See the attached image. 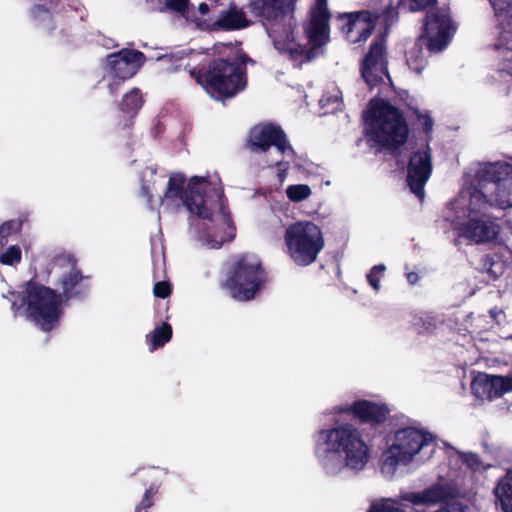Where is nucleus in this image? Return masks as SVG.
<instances>
[{
	"instance_id": "30",
	"label": "nucleus",
	"mask_w": 512,
	"mask_h": 512,
	"mask_svg": "<svg viewBox=\"0 0 512 512\" xmlns=\"http://www.w3.org/2000/svg\"><path fill=\"white\" fill-rule=\"evenodd\" d=\"M172 338V326L164 322L161 326L156 327L149 335L146 336L150 350L154 351L163 347Z\"/></svg>"
},
{
	"instance_id": "38",
	"label": "nucleus",
	"mask_w": 512,
	"mask_h": 512,
	"mask_svg": "<svg viewBox=\"0 0 512 512\" xmlns=\"http://www.w3.org/2000/svg\"><path fill=\"white\" fill-rule=\"evenodd\" d=\"M22 227V222L19 220H9L2 223L0 226V242L2 239H7L12 233L19 232Z\"/></svg>"
},
{
	"instance_id": "43",
	"label": "nucleus",
	"mask_w": 512,
	"mask_h": 512,
	"mask_svg": "<svg viewBox=\"0 0 512 512\" xmlns=\"http://www.w3.org/2000/svg\"><path fill=\"white\" fill-rule=\"evenodd\" d=\"M189 0H165L166 7L174 12L185 13L187 11Z\"/></svg>"
},
{
	"instance_id": "22",
	"label": "nucleus",
	"mask_w": 512,
	"mask_h": 512,
	"mask_svg": "<svg viewBox=\"0 0 512 512\" xmlns=\"http://www.w3.org/2000/svg\"><path fill=\"white\" fill-rule=\"evenodd\" d=\"M473 393L479 398L489 400L500 398L512 392V375H490L479 373L471 382Z\"/></svg>"
},
{
	"instance_id": "42",
	"label": "nucleus",
	"mask_w": 512,
	"mask_h": 512,
	"mask_svg": "<svg viewBox=\"0 0 512 512\" xmlns=\"http://www.w3.org/2000/svg\"><path fill=\"white\" fill-rule=\"evenodd\" d=\"M309 15L331 18V13L327 7V0H316L315 6L309 11Z\"/></svg>"
},
{
	"instance_id": "26",
	"label": "nucleus",
	"mask_w": 512,
	"mask_h": 512,
	"mask_svg": "<svg viewBox=\"0 0 512 512\" xmlns=\"http://www.w3.org/2000/svg\"><path fill=\"white\" fill-rule=\"evenodd\" d=\"M143 104L144 100L139 88H133L124 94L119 103V111L125 118L123 123L124 128H129L133 125V119L137 116Z\"/></svg>"
},
{
	"instance_id": "8",
	"label": "nucleus",
	"mask_w": 512,
	"mask_h": 512,
	"mask_svg": "<svg viewBox=\"0 0 512 512\" xmlns=\"http://www.w3.org/2000/svg\"><path fill=\"white\" fill-rule=\"evenodd\" d=\"M52 264L62 271L55 282L60 300L66 305L71 300H84L90 290V276L84 275L78 266V260L73 254L56 255Z\"/></svg>"
},
{
	"instance_id": "40",
	"label": "nucleus",
	"mask_w": 512,
	"mask_h": 512,
	"mask_svg": "<svg viewBox=\"0 0 512 512\" xmlns=\"http://www.w3.org/2000/svg\"><path fill=\"white\" fill-rule=\"evenodd\" d=\"M153 293L155 297L165 299L172 293V286L169 281L156 282L153 287Z\"/></svg>"
},
{
	"instance_id": "31",
	"label": "nucleus",
	"mask_w": 512,
	"mask_h": 512,
	"mask_svg": "<svg viewBox=\"0 0 512 512\" xmlns=\"http://www.w3.org/2000/svg\"><path fill=\"white\" fill-rule=\"evenodd\" d=\"M437 0H399V8L406 12L425 11L435 8Z\"/></svg>"
},
{
	"instance_id": "23",
	"label": "nucleus",
	"mask_w": 512,
	"mask_h": 512,
	"mask_svg": "<svg viewBox=\"0 0 512 512\" xmlns=\"http://www.w3.org/2000/svg\"><path fill=\"white\" fill-rule=\"evenodd\" d=\"M135 475L139 483L145 487V492L140 503L135 507V512H147L154 505V496L158 494L161 486L158 470L155 467L142 468Z\"/></svg>"
},
{
	"instance_id": "45",
	"label": "nucleus",
	"mask_w": 512,
	"mask_h": 512,
	"mask_svg": "<svg viewBox=\"0 0 512 512\" xmlns=\"http://www.w3.org/2000/svg\"><path fill=\"white\" fill-rule=\"evenodd\" d=\"M275 166L279 168L278 177H279L280 181L282 182L287 175L288 162L279 160L275 163Z\"/></svg>"
},
{
	"instance_id": "21",
	"label": "nucleus",
	"mask_w": 512,
	"mask_h": 512,
	"mask_svg": "<svg viewBox=\"0 0 512 512\" xmlns=\"http://www.w3.org/2000/svg\"><path fill=\"white\" fill-rule=\"evenodd\" d=\"M431 173L432 159L430 148L427 145V150L412 153L407 166V185L411 192L419 198L424 197V187Z\"/></svg>"
},
{
	"instance_id": "25",
	"label": "nucleus",
	"mask_w": 512,
	"mask_h": 512,
	"mask_svg": "<svg viewBox=\"0 0 512 512\" xmlns=\"http://www.w3.org/2000/svg\"><path fill=\"white\" fill-rule=\"evenodd\" d=\"M252 22L245 12L231 4L227 10L220 12L219 17L210 27L211 31H236L249 27Z\"/></svg>"
},
{
	"instance_id": "15",
	"label": "nucleus",
	"mask_w": 512,
	"mask_h": 512,
	"mask_svg": "<svg viewBox=\"0 0 512 512\" xmlns=\"http://www.w3.org/2000/svg\"><path fill=\"white\" fill-rule=\"evenodd\" d=\"M478 203L484 206L488 204L487 195L481 190H474L470 198L469 219L460 225L459 235L480 244L495 240L500 228L486 214L482 213L479 217L474 215L476 213L474 205Z\"/></svg>"
},
{
	"instance_id": "37",
	"label": "nucleus",
	"mask_w": 512,
	"mask_h": 512,
	"mask_svg": "<svg viewBox=\"0 0 512 512\" xmlns=\"http://www.w3.org/2000/svg\"><path fill=\"white\" fill-rule=\"evenodd\" d=\"M385 270L386 266L384 264H377L373 266L366 275L368 283L375 291H379L380 289V280Z\"/></svg>"
},
{
	"instance_id": "41",
	"label": "nucleus",
	"mask_w": 512,
	"mask_h": 512,
	"mask_svg": "<svg viewBox=\"0 0 512 512\" xmlns=\"http://www.w3.org/2000/svg\"><path fill=\"white\" fill-rule=\"evenodd\" d=\"M293 42H294V34H293L292 30L287 33L286 38L284 40H279V39L273 40L274 47L278 51L285 52V53H288L289 50L293 47Z\"/></svg>"
},
{
	"instance_id": "2",
	"label": "nucleus",
	"mask_w": 512,
	"mask_h": 512,
	"mask_svg": "<svg viewBox=\"0 0 512 512\" xmlns=\"http://www.w3.org/2000/svg\"><path fill=\"white\" fill-rule=\"evenodd\" d=\"M364 120L366 136L384 149L397 150L408 139L409 128L403 112L384 99L370 100Z\"/></svg>"
},
{
	"instance_id": "47",
	"label": "nucleus",
	"mask_w": 512,
	"mask_h": 512,
	"mask_svg": "<svg viewBox=\"0 0 512 512\" xmlns=\"http://www.w3.org/2000/svg\"><path fill=\"white\" fill-rule=\"evenodd\" d=\"M406 278L409 284L415 285L419 281V275L416 272H409L406 274Z\"/></svg>"
},
{
	"instance_id": "29",
	"label": "nucleus",
	"mask_w": 512,
	"mask_h": 512,
	"mask_svg": "<svg viewBox=\"0 0 512 512\" xmlns=\"http://www.w3.org/2000/svg\"><path fill=\"white\" fill-rule=\"evenodd\" d=\"M423 46L426 47V41L418 37L414 45L405 54L407 65L418 74H420L428 64L427 57L423 53Z\"/></svg>"
},
{
	"instance_id": "24",
	"label": "nucleus",
	"mask_w": 512,
	"mask_h": 512,
	"mask_svg": "<svg viewBox=\"0 0 512 512\" xmlns=\"http://www.w3.org/2000/svg\"><path fill=\"white\" fill-rule=\"evenodd\" d=\"M330 19L309 15L308 20L303 23L304 35L315 50L324 47L330 41Z\"/></svg>"
},
{
	"instance_id": "16",
	"label": "nucleus",
	"mask_w": 512,
	"mask_h": 512,
	"mask_svg": "<svg viewBox=\"0 0 512 512\" xmlns=\"http://www.w3.org/2000/svg\"><path fill=\"white\" fill-rule=\"evenodd\" d=\"M360 72L370 89L381 84L384 76L390 79L384 35H377L372 40L367 53L360 62Z\"/></svg>"
},
{
	"instance_id": "17",
	"label": "nucleus",
	"mask_w": 512,
	"mask_h": 512,
	"mask_svg": "<svg viewBox=\"0 0 512 512\" xmlns=\"http://www.w3.org/2000/svg\"><path fill=\"white\" fill-rule=\"evenodd\" d=\"M336 413L352 416L360 425L377 427L387 421L390 409L385 403L360 399L352 404L337 407Z\"/></svg>"
},
{
	"instance_id": "34",
	"label": "nucleus",
	"mask_w": 512,
	"mask_h": 512,
	"mask_svg": "<svg viewBox=\"0 0 512 512\" xmlns=\"http://www.w3.org/2000/svg\"><path fill=\"white\" fill-rule=\"evenodd\" d=\"M22 260V251L18 245L9 246L0 254V263L7 266H16Z\"/></svg>"
},
{
	"instance_id": "5",
	"label": "nucleus",
	"mask_w": 512,
	"mask_h": 512,
	"mask_svg": "<svg viewBox=\"0 0 512 512\" xmlns=\"http://www.w3.org/2000/svg\"><path fill=\"white\" fill-rule=\"evenodd\" d=\"M267 282L268 274L261 260L249 254H242L228 267L222 287L233 299L248 302L257 296Z\"/></svg>"
},
{
	"instance_id": "50",
	"label": "nucleus",
	"mask_w": 512,
	"mask_h": 512,
	"mask_svg": "<svg viewBox=\"0 0 512 512\" xmlns=\"http://www.w3.org/2000/svg\"><path fill=\"white\" fill-rule=\"evenodd\" d=\"M426 322L428 324L427 326H425L426 331H430L435 328V324L433 323V321L431 319H428Z\"/></svg>"
},
{
	"instance_id": "1",
	"label": "nucleus",
	"mask_w": 512,
	"mask_h": 512,
	"mask_svg": "<svg viewBox=\"0 0 512 512\" xmlns=\"http://www.w3.org/2000/svg\"><path fill=\"white\" fill-rule=\"evenodd\" d=\"M215 58L201 68L190 71L191 76L212 98L225 100L235 97L247 86L244 58Z\"/></svg>"
},
{
	"instance_id": "14",
	"label": "nucleus",
	"mask_w": 512,
	"mask_h": 512,
	"mask_svg": "<svg viewBox=\"0 0 512 512\" xmlns=\"http://www.w3.org/2000/svg\"><path fill=\"white\" fill-rule=\"evenodd\" d=\"M30 17L36 28L41 29L55 44H66L72 37V10L51 12L44 5H34Z\"/></svg>"
},
{
	"instance_id": "3",
	"label": "nucleus",
	"mask_w": 512,
	"mask_h": 512,
	"mask_svg": "<svg viewBox=\"0 0 512 512\" xmlns=\"http://www.w3.org/2000/svg\"><path fill=\"white\" fill-rule=\"evenodd\" d=\"M325 446V458L334 454L342 458L343 466L361 471L370 459V447L360 430L350 423H342L329 429H322L317 434L316 454Z\"/></svg>"
},
{
	"instance_id": "12",
	"label": "nucleus",
	"mask_w": 512,
	"mask_h": 512,
	"mask_svg": "<svg viewBox=\"0 0 512 512\" xmlns=\"http://www.w3.org/2000/svg\"><path fill=\"white\" fill-rule=\"evenodd\" d=\"M457 497L456 488L446 483H434L417 492H405L399 495V499H383L380 502L393 501L404 512H426L424 507H431Z\"/></svg>"
},
{
	"instance_id": "51",
	"label": "nucleus",
	"mask_w": 512,
	"mask_h": 512,
	"mask_svg": "<svg viewBox=\"0 0 512 512\" xmlns=\"http://www.w3.org/2000/svg\"><path fill=\"white\" fill-rule=\"evenodd\" d=\"M224 240H221L220 242H217L216 245H212V247L214 248H220L221 245L223 244Z\"/></svg>"
},
{
	"instance_id": "48",
	"label": "nucleus",
	"mask_w": 512,
	"mask_h": 512,
	"mask_svg": "<svg viewBox=\"0 0 512 512\" xmlns=\"http://www.w3.org/2000/svg\"><path fill=\"white\" fill-rule=\"evenodd\" d=\"M198 11H199V13H200V14H202V15H206V14H208V13H209L210 8H209V6H208V4H207V3L202 2V3H200V4H199V6H198Z\"/></svg>"
},
{
	"instance_id": "9",
	"label": "nucleus",
	"mask_w": 512,
	"mask_h": 512,
	"mask_svg": "<svg viewBox=\"0 0 512 512\" xmlns=\"http://www.w3.org/2000/svg\"><path fill=\"white\" fill-rule=\"evenodd\" d=\"M479 189L488 203L500 208L512 207V165L507 162L487 163L478 171Z\"/></svg>"
},
{
	"instance_id": "6",
	"label": "nucleus",
	"mask_w": 512,
	"mask_h": 512,
	"mask_svg": "<svg viewBox=\"0 0 512 512\" xmlns=\"http://www.w3.org/2000/svg\"><path fill=\"white\" fill-rule=\"evenodd\" d=\"M287 254L301 267L311 265L323 250L325 240L320 227L312 221H297L284 234Z\"/></svg>"
},
{
	"instance_id": "49",
	"label": "nucleus",
	"mask_w": 512,
	"mask_h": 512,
	"mask_svg": "<svg viewBox=\"0 0 512 512\" xmlns=\"http://www.w3.org/2000/svg\"><path fill=\"white\" fill-rule=\"evenodd\" d=\"M432 126H433L432 119L430 117H426L425 122H424L425 132H427V133L430 132L432 130Z\"/></svg>"
},
{
	"instance_id": "11",
	"label": "nucleus",
	"mask_w": 512,
	"mask_h": 512,
	"mask_svg": "<svg viewBox=\"0 0 512 512\" xmlns=\"http://www.w3.org/2000/svg\"><path fill=\"white\" fill-rule=\"evenodd\" d=\"M454 30L450 8L435 7L426 12L419 38L426 41V49L430 53H438L447 47Z\"/></svg>"
},
{
	"instance_id": "10",
	"label": "nucleus",
	"mask_w": 512,
	"mask_h": 512,
	"mask_svg": "<svg viewBox=\"0 0 512 512\" xmlns=\"http://www.w3.org/2000/svg\"><path fill=\"white\" fill-rule=\"evenodd\" d=\"M432 442V435L420 429L405 427L397 430L394 441L386 452L383 467L394 470L400 464H409L423 447L431 445Z\"/></svg>"
},
{
	"instance_id": "18",
	"label": "nucleus",
	"mask_w": 512,
	"mask_h": 512,
	"mask_svg": "<svg viewBox=\"0 0 512 512\" xmlns=\"http://www.w3.org/2000/svg\"><path fill=\"white\" fill-rule=\"evenodd\" d=\"M337 21L345 39L352 44L365 42L376 26V19L368 10L340 13Z\"/></svg>"
},
{
	"instance_id": "27",
	"label": "nucleus",
	"mask_w": 512,
	"mask_h": 512,
	"mask_svg": "<svg viewBox=\"0 0 512 512\" xmlns=\"http://www.w3.org/2000/svg\"><path fill=\"white\" fill-rule=\"evenodd\" d=\"M493 10L497 17L505 16L509 18L507 28L499 34L494 46L496 49L505 48L512 51V1L504 0L493 3Z\"/></svg>"
},
{
	"instance_id": "46",
	"label": "nucleus",
	"mask_w": 512,
	"mask_h": 512,
	"mask_svg": "<svg viewBox=\"0 0 512 512\" xmlns=\"http://www.w3.org/2000/svg\"><path fill=\"white\" fill-rule=\"evenodd\" d=\"M124 81H122L121 79H116V78H113V81H111L109 84H108V89H109V92L114 95L117 93L119 87L121 86V84L123 83Z\"/></svg>"
},
{
	"instance_id": "19",
	"label": "nucleus",
	"mask_w": 512,
	"mask_h": 512,
	"mask_svg": "<svg viewBox=\"0 0 512 512\" xmlns=\"http://www.w3.org/2000/svg\"><path fill=\"white\" fill-rule=\"evenodd\" d=\"M146 61L143 52L135 49L123 48L106 57L108 73L116 79L126 81L139 71Z\"/></svg>"
},
{
	"instance_id": "44",
	"label": "nucleus",
	"mask_w": 512,
	"mask_h": 512,
	"mask_svg": "<svg viewBox=\"0 0 512 512\" xmlns=\"http://www.w3.org/2000/svg\"><path fill=\"white\" fill-rule=\"evenodd\" d=\"M400 13H407V12L399 8V1L397 2V5L395 7L389 6L384 11L386 20H391L393 18H397Z\"/></svg>"
},
{
	"instance_id": "28",
	"label": "nucleus",
	"mask_w": 512,
	"mask_h": 512,
	"mask_svg": "<svg viewBox=\"0 0 512 512\" xmlns=\"http://www.w3.org/2000/svg\"><path fill=\"white\" fill-rule=\"evenodd\" d=\"M496 503L503 512H512V470H508L494 487Z\"/></svg>"
},
{
	"instance_id": "13",
	"label": "nucleus",
	"mask_w": 512,
	"mask_h": 512,
	"mask_svg": "<svg viewBox=\"0 0 512 512\" xmlns=\"http://www.w3.org/2000/svg\"><path fill=\"white\" fill-rule=\"evenodd\" d=\"M272 146L281 154L295 155V150L281 126L272 122H262L250 128L244 142L246 150L260 154L266 153Z\"/></svg>"
},
{
	"instance_id": "32",
	"label": "nucleus",
	"mask_w": 512,
	"mask_h": 512,
	"mask_svg": "<svg viewBox=\"0 0 512 512\" xmlns=\"http://www.w3.org/2000/svg\"><path fill=\"white\" fill-rule=\"evenodd\" d=\"M460 459L463 465L468 469L477 472L480 470H488L491 465H484L482 459L477 453L463 452L460 454Z\"/></svg>"
},
{
	"instance_id": "4",
	"label": "nucleus",
	"mask_w": 512,
	"mask_h": 512,
	"mask_svg": "<svg viewBox=\"0 0 512 512\" xmlns=\"http://www.w3.org/2000/svg\"><path fill=\"white\" fill-rule=\"evenodd\" d=\"M20 297L27 317L42 331L50 332L59 325L64 304L55 289L31 279L24 283Z\"/></svg>"
},
{
	"instance_id": "20",
	"label": "nucleus",
	"mask_w": 512,
	"mask_h": 512,
	"mask_svg": "<svg viewBox=\"0 0 512 512\" xmlns=\"http://www.w3.org/2000/svg\"><path fill=\"white\" fill-rule=\"evenodd\" d=\"M298 0H249L247 9L263 24L273 25L292 15Z\"/></svg>"
},
{
	"instance_id": "35",
	"label": "nucleus",
	"mask_w": 512,
	"mask_h": 512,
	"mask_svg": "<svg viewBox=\"0 0 512 512\" xmlns=\"http://www.w3.org/2000/svg\"><path fill=\"white\" fill-rule=\"evenodd\" d=\"M287 197L293 202H301L311 195V189L305 184L290 185L286 189Z\"/></svg>"
},
{
	"instance_id": "33",
	"label": "nucleus",
	"mask_w": 512,
	"mask_h": 512,
	"mask_svg": "<svg viewBox=\"0 0 512 512\" xmlns=\"http://www.w3.org/2000/svg\"><path fill=\"white\" fill-rule=\"evenodd\" d=\"M289 58L294 62H309L316 57V50L309 45V48L292 47L288 52Z\"/></svg>"
},
{
	"instance_id": "36",
	"label": "nucleus",
	"mask_w": 512,
	"mask_h": 512,
	"mask_svg": "<svg viewBox=\"0 0 512 512\" xmlns=\"http://www.w3.org/2000/svg\"><path fill=\"white\" fill-rule=\"evenodd\" d=\"M214 192L217 196L219 213L222 215L224 222H226L229 225V227H232L235 230L228 208V201L224 195L223 189H214Z\"/></svg>"
},
{
	"instance_id": "39",
	"label": "nucleus",
	"mask_w": 512,
	"mask_h": 512,
	"mask_svg": "<svg viewBox=\"0 0 512 512\" xmlns=\"http://www.w3.org/2000/svg\"><path fill=\"white\" fill-rule=\"evenodd\" d=\"M493 47L495 46L493 45ZM494 49L496 50V48ZM497 51L502 53V59L498 64V70L500 72H506L512 76V51H508L505 48L497 49Z\"/></svg>"
},
{
	"instance_id": "7",
	"label": "nucleus",
	"mask_w": 512,
	"mask_h": 512,
	"mask_svg": "<svg viewBox=\"0 0 512 512\" xmlns=\"http://www.w3.org/2000/svg\"><path fill=\"white\" fill-rule=\"evenodd\" d=\"M184 174L176 173L170 176L165 191L166 198L181 199L186 208L199 218L213 220L212 209L207 206L204 186L209 183L207 177L192 176L186 186Z\"/></svg>"
}]
</instances>
